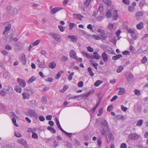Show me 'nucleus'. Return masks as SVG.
<instances>
[{
  "label": "nucleus",
  "mask_w": 148,
  "mask_h": 148,
  "mask_svg": "<svg viewBox=\"0 0 148 148\" xmlns=\"http://www.w3.org/2000/svg\"><path fill=\"white\" fill-rule=\"evenodd\" d=\"M28 103L30 105L33 107H35L37 105V102L34 100L29 101Z\"/></svg>",
  "instance_id": "obj_15"
},
{
  "label": "nucleus",
  "mask_w": 148,
  "mask_h": 148,
  "mask_svg": "<svg viewBox=\"0 0 148 148\" xmlns=\"http://www.w3.org/2000/svg\"><path fill=\"white\" fill-rule=\"evenodd\" d=\"M74 74V72H72L69 75L68 77V79L69 80L71 81L72 80Z\"/></svg>",
  "instance_id": "obj_40"
},
{
  "label": "nucleus",
  "mask_w": 148,
  "mask_h": 148,
  "mask_svg": "<svg viewBox=\"0 0 148 148\" xmlns=\"http://www.w3.org/2000/svg\"><path fill=\"white\" fill-rule=\"evenodd\" d=\"M131 133V131L129 130H125L124 132V134H125L128 135L129 136V135L131 134H130Z\"/></svg>",
  "instance_id": "obj_47"
},
{
  "label": "nucleus",
  "mask_w": 148,
  "mask_h": 148,
  "mask_svg": "<svg viewBox=\"0 0 148 148\" xmlns=\"http://www.w3.org/2000/svg\"><path fill=\"white\" fill-rule=\"evenodd\" d=\"M101 125L104 127H108V125L107 121L106 120H102L101 122Z\"/></svg>",
  "instance_id": "obj_21"
},
{
  "label": "nucleus",
  "mask_w": 148,
  "mask_h": 148,
  "mask_svg": "<svg viewBox=\"0 0 148 148\" xmlns=\"http://www.w3.org/2000/svg\"><path fill=\"white\" fill-rule=\"evenodd\" d=\"M92 36L96 40H99L100 39V37L98 36H96L95 34H93Z\"/></svg>",
  "instance_id": "obj_58"
},
{
  "label": "nucleus",
  "mask_w": 148,
  "mask_h": 148,
  "mask_svg": "<svg viewBox=\"0 0 148 148\" xmlns=\"http://www.w3.org/2000/svg\"><path fill=\"white\" fill-rule=\"evenodd\" d=\"M63 8L60 7H56L50 10V13L52 14H53Z\"/></svg>",
  "instance_id": "obj_10"
},
{
  "label": "nucleus",
  "mask_w": 148,
  "mask_h": 148,
  "mask_svg": "<svg viewBox=\"0 0 148 148\" xmlns=\"http://www.w3.org/2000/svg\"><path fill=\"white\" fill-rule=\"evenodd\" d=\"M103 82L102 81L98 80L94 83V85L95 86H98L100 84Z\"/></svg>",
  "instance_id": "obj_34"
},
{
  "label": "nucleus",
  "mask_w": 148,
  "mask_h": 148,
  "mask_svg": "<svg viewBox=\"0 0 148 148\" xmlns=\"http://www.w3.org/2000/svg\"><path fill=\"white\" fill-rule=\"evenodd\" d=\"M127 145L125 143H123L121 145L120 148H126Z\"/></svg>",
  "instance_id": "obj_64"
},
{
  "label": "nucleus",
  "mask_w": 148,
  "mask_h": 148,
  "mask_svg": "<svg viewBox=\"0 0 148 148\" xmlns=\"http://www.w3.org/2000/svg\"><path fill=\"white\" fill-rule=\"evenodd\" d=\"M147 60V58L145 56L143 57L142 59L141 60V62L142 63L144 64L145 63Z\"/></svg>",
  "instance_id": "obj_48"
},
{
  "label": "nucleus",
  "mask_w": 148,
  "mask_h": 148,
  "mask_svg": "<svg viewBox=\"0 0 148 148\" xmlns=\"http://www.w3.org/2000/svg\"><path fill=\"white\" fill-rule=\"evenodd\" d=\"M36 80V78L34 76H32L28 80L27 82L28 83L30 84Z\"/></svg>",
  "instance_id": "obj_30"
},
{
  "label": "nucleus",
  "mask_w": 148,
  "mask_h": 148,
  "mask_svg": "<svg viewBox=\"0 0 148 148\" xmlns=\"http://www.w3.org/2000/svg\"><path fill=\"white\" fill-rule=\"evenodd\" d=\"M81 53V54L85 57L89 59H90V58H91V56H90V55H89L88 53L84 51H82Z\"/></svg>",
  "instance_id": "obj_20"
},
{
  "label": "nucleus",
  "mask_w": 148,
  "mask_h": 148,
  "mask_svg": "<svg viewBox=\"0 0 148 148\" xmlns=\"http://www.w3.org/2000/svg\"><path fill=\"white\" fill-rule=\"evenodd\" d=\"M122 57V55L121 54H119L115 56H113L112 59L113 60H118Z\"/></svg>",
  "instance_id": "obj_27"
},
{
  "label": "nucleus",
  "mask_w": 148,
  "mask_h": 148,
  "mask_svg": "<svg viewBox=\"0 0 148 148\" xmlns=\"http://www.w3.org/2000/svg\"><path fill=\"white\" fill-rule=\"evenodd\" d=\"M14 135L16 136L18 138H20L22 136L21 134L19 132L15 133Z\"/></svg>",
  "instance_id": "obj_62"
},
{
  "label": "nucleus",
  "mask_w": 148,
  "mask_h": 148,
  "mask_svg": "<svg viewBox=\"0 0 148 148\" xmlns=\"http://www.w3.org/2000/svg\"><path fill=\"white\" fill-rule=\"evenodd\" d=\"M17 81L18 84L22 87H24L26 86V83L25 81L20 78L17 79Z\"/></svg>",
  "instance_id": "obj_8"
},
{
  "label": "nucleus",
  "mask_w": 148,
  "mask_h": 148,
  "mask_svg": "<svg viewBox=\"0 0 148 148\" xmlns=\"http://www.w3.org/2000/svg\"><path fill=\"white\" fill-rule=\"evenodd\" d=\"M56 66V64L54 62H52L50 63L49 64V67L51 69H53L55 68Z\"/></svg>",
  "instance_id": "obj_26"
},
{
  "label": "nucleus",
  "mask_w": 148,
  "mask_h": 148,
  "mask_svg": "<svg viewBox=\"0 0 148 148\" xmlns=\"http://www.w3.org/2000/svg\"><path fill=\"white\" fill-rule=\"evenodd\" d=\"M17 49L18 50H21L23 49L24 46L23 43L18 42L17 44Z\"/></svg>",
  "instance_id": "obj_18"
},
{
  "label": "nucleus",
  "mask_w": 148,
  "mask_h": 148,
  "mask_svg": "<svg viewBox=\"0 0 148 148\" xmlns=\"http://www.w3.org/2000/svg\"><path fill=\"white\" fill-rule=\"evenodd\" d=\"M39 118V120L41 121H43L45 120V118L44 116L42 115L40 116Z\"/></svg>",
  "instance_id": "obj_60"
},
{
  "label": "nucleus",
  "mask_w": 148,
  "mask_h": 148,
  "mask_svg": "<svg viewBox=\"0 0 148 148\" xmlns=\"http://www.w3.org/2000/svg\"><path fill=\"white\" fill-rule=\"evenodd\" d=\"M100 131L102 135L105 136L110 132L109 130L108 127L107 126L103 127L102 130H101Z\"/></svg>",
  "instance_id": "obj_5"
},
{
  "label": "nucleus",
  "mask_w": 148,
  "mask_h": 148,
  "mask_svg": "<svg viewBox=\"0 0 148 148\" xmlns=\"http://www.w3.org/2000/svg\"><path fill=\"white\" fill-rule=\"evenodd\" d=\"M107 141L108 143H110L111 140L114 139V137L112 134L110 132L106 136Z\"/></svg>",
  "instance_id": "obj_9"
},
{
  "label": "nucleus",
  "mask_w": 148,
  "mask_h": 148,
  "mask_svg": "<svg viewBox=\"0 0 148 148\" xmlns=\"http://www.w3.org/2000/svg\"><path fill=\"white\" fill-rule=\"evenodd\" d=\"M28 112L29 114L31 116L34 117L36 119L38 118V115L36 112L35 109H29L28 110Z\"/></svg>",
  "instance_id": "obj_2"
},
{
  "label": "nucleus",
  "mask_w": 148,
  "mask_h": 148,
  "mask_svg": "<svg viewBox=\"0 0 148 148\" xmlns=\"http://www.w3.org/2000/svg\"><path fill=\"white\" fill-rule=\"evenodd\" d=\"M146 45H142L140 47V49L141 50V52L145 51L147 50V49L146 48Z\"/></svg>",
  "instance_id": "obj_39"
},
{
  "label": "nucleus",
  "mask_w": 148,
  "mask_h": 148,
  "mask_svg": "<svg viewBox=\"0 0 148 148\" xmlns=\"http://www.w3.org/2000/svg\"><path fill=\"white\" fill-rule=\"evenodd\" d=\"M130 50L134 54L136 52V50L135 48L133 46H131L130 47Z\"/></svg>",
  "instance_id": "obj_41"
},
{
  "label": "nucleus",
  "mask_w": 148,
  "mask_h": 148,
  "mask_svg": "<svg viewBox=\"0 0 148 148\" xmlns=\"http://www.w3.org/2000/svg\"><path fill=\"white\" fill-rule=\"evenodd\" d=\"M88 51L90 52H92L93 51V49L90 46H88L87 47Z\"/></svg>",
  "instance_id": "obj_54"
},
{
  "label": "nucleus",
  "mask_w": 148,
  "mask_h": 148,
  "mask_svg": "<svg viewBox=\"0 0 148 148\" xmlns=\"http://www.w3.org/2000/svg\"><path fill=\"white\" fill-rule=\"evenodd\" d=\"M47 129V130L50 131L52 133H55L56 132V130L54 128L51 127L50 126H48Z\"/></svg>",
  "instance_id": "obj_25"
},
{
  "label": "nucleus",
  "mask_w": 148,
  "mask_h": 148,
  "mask_svg": "<svg viewBox=\"0 0 148 148\" xmlns=\"http://www.w3.org/2000/svg\"><path fill=\"white\" fill-rule=\"evenodd\" d=\"M12 121L13 124L16 127H18V125L16 123V120L14 118H13L12 119Z\"/></svg>",
  "instance_id": "obj_51"
},
{
  "label": "nucleus",
  "mask_w": 148,
  "mask_h": 148,
  "mask_svg": "<svg viewBox=\"0 0 148 148\" xmlns=\"http://www.w3.org/2000/svg\"><path fill=\"white\" fill-rule=\"evenodd\" d=\"M17 142L19 144L23 145L25 147H27V142L24 139L21 138L18 139L17 140Z\"/></svg>",
  "instance_id": "obj_11"
},
{
  "label": "nucleus",
  "mask_w": 148,
  "mask_h": 148,
  "mask_svg": "<svg viewBox=\"0 0 148 148\" xmlns=\"http://www.w3.org/2000/svg\"><path fill=\"white\" fill-rule=\"evenodd\" d=\"M25 90H26V92H23L22 94L23 99H29L30 96V92L31 93V94H32L34 93V91L29 88V89L27 90H26V88L25 89Z\"/></svg>",
  "instance_id": "obj_1"
},
{
  "label": "nucleus",
  "mask_w": 148,
  "mask_h": 148,
  "mask_svg": "<svg viewBox=\"0 0 148 148\" xmlns=\"http://www.w3.org/2000/svg\"><path fill=\"white\" fill-rule=\"evenodd\" d=\"M118 16V11L117 10H115L114 11L113 13V17H114V18H113V19L116 20Z\"/></svg>",
  "instance_id": "obj_19"
},
{
  "label": "nucleus",
  "mask_w": 148,
  "mask_h": 148,
  "mask_svg": "<svg viewBox=\"0 0 148 148\" xmlns=\"http://www.w3.org/2000/svg\"><path fill=\"white\" fill-rule=\"evenodd\" d=\"M93 55H90V56L91 57V58H90V59H95L98 60L101 58V56L97 52H94L93 53Z\"/></svg>",
  "instance_id": "obj_6"
},
{
  "label": "nucleus",
  "mask_w": 148,
  "mask_h": 148,
  "mask_svg": "<svg viewBox=\"0 0 148 148\" xmlns=\"http://www.w3.org/2000/svg\"><path fill=\"white\" fill-rule=\"evenodd\" d=\"M130 53V52L127 51H125L122 52L123 54L124 55H129Z\"/></svg>",
  "instance_id": "obj_53"
},
{
  "label": "nucleus",
  "mask_w": 148,
  "mask_h": 148,
  "mask_svg": "<svg viewBox=\"0 0 148 148\" xmlns=\"http://www.w3.org/2000/svg\"><path fill=\"white\" fill-rule=\"evenodd\" d=\"M40 40H37L36 41H34L33 43V45L34 46L37 45H38L40 42Z\"/></svg>",
  "instance_id": "obj_46"
},
{
  "label": "nucleus",
  "mask_w": 148,
  "mask_h": 148,
  "mask_svg": "<svg viewBox=\"0 0 148 148\" xmlns=\"http://www.w3.org/2000/svg\"><path fill=\"white\" fill-rule=\"evenodd\" d=\"M122 2L126 5H129L130 4V2L129 0H123Z\"/></svg>",
  "instance_id": "obj_50"
},
{
  "label": "nucleus",
  "mask_w": 148,
  "mask_h": 148,
  "mask_svg": "<svg viewBox=\"0 0 148 148\" xmlns=\"http://www.w3.org/2000/svg\"><path fill=\"white\" fill-rule=\"evenodd\" d=\"M112 15L111 12L110 10H108L106 13V16L108 18H110Z\"/></svg>",
  "instance_id": "obj_36"
},
{
  "label": "nucleus",
  "mask_w": 148,
  "mask_h": 148,
  "mask_svg": "<svg viewBox=\"0 0 148 148\" xmlns=\"http://www.w3.org/2000/svg\"><path fill=\"white\" fill-rule=\"evenodd\" d=\"M119 88L120 90L118 92L119 95H122L123 93L125 92V90L124 88Z\"/></svg>",
  "instance_id": "obj_22"
},
{
  "label": "nucleus",
  "mask_w": 148,
  "mask_h": 148,
  "mask_svg": "<svg viewBox=\"0 0 148 148\" xmlns=\"http://www.w3.org/2000/svg\"><path fill=\"white\" fill-rule=\"evenodd\" d=\"M75 25L74 23H70L69 24V29L70 30H72L74 26V25Z\"/></svg>",
  "instance_id": "obj_55"
},
{
  "label": "nucleus",
  "mask_w": 148,
  "mask_h": 148,
  "mask_svg": "<svg viewBox=\"0 0 148 148\" xmlns=\"http://www.w3.org/2000/svg\"><path fill=\"white\" fill-rule=\"evenodd\" d=\"M113 25L112 23H110L108 26V29L110 30H111L113 28Z\"/></svg>",
  "instance_id": "obj_59"
},
{
  "label": "nucleus",
  "mask_w": 148,
  "mask_h": 148,
  "mask_svg": "<svg viewBox=\"0 0 148 148\" xmlns=\"http://www.w3.org/2000/svg\"><path fill=\"white\" fill-rule=\"evenodd\" d=\"M69 97V99H76L77 98H78L79 97V96H73L72 95H70L68 96Z\"/></svg>",
  "instance_id": "obj_43"
},
{
  "label": "nucleus",
  "mask_w": 148,
  "mask_h": 148,
  "mask_svg": "<svg viewBox=\"0 0 148 148\" xmlns=\"http://www.w3.org/2000/svg\"><path fill=\"white\" fill-rule=\"evenodd\" d=\"M9 115L11 116L12 117H17V116H16L15 114L13 112H10L9 113Z\"/></svg>",
  "instance_id": "obj_61"
},
{
  "label": "nucleus",
  "mask_w": 148,
  "mask_h": 148,
  "mask_svg": "<svg viewBox=\"0 0 148 148\" xmlns=\"http://www.w3.org/2000/svg\"><path fill=\"white\" fill-rule=\"evenodd\" d=\"M91 0H86L85 3L84 5L86 7H88L89 5V2H90Z\"/></svg>",
  "instance_id": "obj_56"
},
{
  "label": "nucleus",
  "mask_w": 148,
  "mask_h": 148,
  "mask_svg": "<svg viewBox=\"0 0 148 148\" xmlns=\"http://www.w3.org/2000/svg\"><path fill=\"white\" fill-rule=\"evenodd\" d=\"M68 38L71 39V41L73 42H75L77 40V38L76 36H70L69 35Z\"/></svg>",
  "instance_id": "obj_17"
},
{
  "label": "nucleus",
  "mask_w": 148,
  "mask_h": 148,
  "mask_svg": "<svg viewBox=\"0 0 148 148\" xmlns=\"http://www.w3.org/2000/svg\"><path fill=\"white\" fill-rule=\"evenodd\" d=\"M104 18V17L102 16H100L96 18V20L97 21H99L102 20Z\"/></svg>",
  "instance_id": "obj_49"
},
{
  "label": "nucleus",
  "mask_w": 148,
  "mask_h": 148,
  "mask_svg": "<svg viewBox=\"0 0 148 148\" xmlns=\"http://www.w3.org/2000/svg\"><path fill=\"white\" fill-rule=\"evenodd\" d=\"M102 57L104 62H106L108 60V57L105 52H104L102 54Z\"/></svg>",
  "instance_id": "obj_13"
},
{
  "label": "nucleus",
  "mask_w": 148,
  "mask_h": 148,
  "mask_svg": "<svg viewBox=\"0 0 148 148\" xmlns=\"http://www.w3.org/2000/svg\"><path fill=\"white\" fill-rule=\"evenodd\" d=\"M20 62L23 64H25L26 63V60L25 58V56L23 54L21 55V59L20 60Z\"/></svg>",
  "instance_id": "obj_14"
},
{
  "label": "nucleus",
  "mask_w": 148,
  "mask_h": 148,
  "mask_svg": "<svg viewBox=\"0 0 148 148\" xmlns=\"http://www.w3.org/2000/svg\"><path fill=\"white\" fill-rule=\"evenodd\" d=\"M125 77L127 81L128 82H132L133 80L134 77L133 75L130 72H127Z\"/></svg>",
  "instance_id": "obj_3"
},
{
  "label": "nucleus",
  "mask_w": 148,
  "mask_h": 148,
  "mask_svg": "<svg viewBox=\"0 0 148 148\" xmlns=\"http://www.w3.org/2000/svg\"><path fill=\"white\" fill-rule=\"evenodd\" d=\"M11 27V24H9L8 25L6 26L5 27V31H8L10 29Z\"/></svg>",
  "instance_id": "obj_42"
},
{
  "label": "nucleus",
  "mask_w": 148,
  "mask_h": 148,
  "mask_svg": "<svg viewBox=\"0 0 148 148\" xmlns=\"http://www.w3.org/2000/svg\"><path fill=\"white\" fill-rule=\"evenodd\" d=\"M14 89L17 92L19 93L21 92V88L20 87L15 86L14 87Z\"/></svg>",
  "instance_id": "obj_37"
},
{
  "label": "nucleus",
  "mask_w": 148,
  "mask_h": 148,
  "mask_svg": "<svg viewBox=\"0 0 148 148\" xmlns=\"http://www.w3.org/2000/svg\"><path fill=\"white\" fill-rule=\"evenodd\" d=\"M32 137L34 139H38V136L37 134L34 132H32Z\"/></svg>",
  "instance_id": "obj_38"
},
{
  "label": "nucleus",
  "mask_w": 148,
  "mask_h": 148,
  "mask_svg": "<svg viewBox=\"0 0 148 148\" xmlns=\"http://www.w3.org/2000/svg\"><path fill=\"white\" fill-rule=\"evenodd\" d=\"M143 27V23L142 22H140L136 25L137 29L141 30Z\"/></svg>",
  "instance_id": "obj_23"
},
{
  "label": "nucleus",
  "mask_w": 148,
  "mask_h": 148,
  "mask_svg": "<svg viewBox=\"0 0 148 148\" xmlns=\"http://www.w3.org/2000/svg\"><path fill=\"white\" fill-rule=\"evenodd\" d=\"M41 102L43 104H46L47 101V97L46 96H43L41 98Z\"/></svg>",
  "instance_id": "obj_29"
},
{
  "label": "nucleus",
  "mask_w": 148,
  "mask_h": 148,
  "mask_svg": "<svg viewBox=\"0 0 148 148\" xmlns=\"http://www.w3.org/2000/svg\"><path fill=\"white\" fill-rule=\"evenodd\" d=\"M51 37L58 42L60 41V36L58 34L53 33H50L49 34Z\"/></svg>",
  "instance_id": "obj_4"
},
{
  "label": "nucleus",
  "mask_w": 148,
  "mask_h": 148,
  "mask_svg": "<svg viewBox=\"0 0 148 148\" xmlns=\"http://www.w3.org/2000/svg\"><path fill=\"white\" fill-rule=\"evenodd\" d=\"M92 93V92H87L85 94H82L80 95H79V97H81V99H83L86 98L87 97L90 95V93Z\"/></svg>",
  "instance_id": "obj_16"
},
{
  "label": "nucleus",
  "mask_w": 148,
  "mask_h": 148,
  "mask_svg": "<svg viewBox=\"0 0 148 148\" xmlns=\"http://www.w3.org/2000/svg\"><path fill=\"white\" fill-rule=\"evenodd\" d=\"M1 52L2 54L4 56H6L8 54V53L5 50H3L1 51Z\"/></svg>",
  "instance_id": "obj_57"
},
{
  "label": "nucleus",
  "mask_w": 148,
  "mask_h": 148,
  "mask_svg": "<svg viewBox=\"0 0 148 148\" xmlns=\"http://www.w3.org/2000/svg\"><path fill=\"white\" fill-rule=\"evenodd\" d=\"M70 57L75 60H77V56L75 51L73 50H71L69 52Z\"/></svg>",
  "instance_id": "obj_7"
},
{
  "label": "nucleus",
  "mask_w": 148,
  "mask_h": 148,
  "mask_svg": "<svg viewBox=\"0 0 148 148\" xmlns=\"http://www.w3.org/2000/svg\"><path fill=\"white\" fill-rule=\"evenodd\" d=\"M143 124L142 120H140L138 121L136 125L138 126H141Z\"/></svg>",
  "instance_id": "obj_52"
},
{
  "label": "nucleus",
  "mask_w": 148,
  "mask_h": 148,
  "mask_svg": "<svg viewBox=\"0 0 148 148\" xmlns=\"http://www.w3.org/2000/svg\"><path fill=\"white\" fill-rule=\"evenodd\" d=\"M68 58L66 56H63L61 58V61L63 62H65L67 60Z\"/></svg>",
  "instance_id": "obj_44"
},
{
  "label": "nucleus",
  "mask_w": 148,
  "mask_h": 148,
  "mask_svg": "<svg viewBox=\"0 0 148 148\" xmlns=\"http://www.w3.org/2000/svg\"><path fill=\"white\" fill-rule=\"evenodd\" d=\"M46 66V65L44 62H41L39 65V67L40 68H44Z\"/></svg>",
  "instance_id": "obj_35"
},
{
  "label": "nucleus",
  "mask_w": 148,
  "mask_h": 148,
  "mask_svg": "<svg viewBox=\"0 0 148 148\" xmlns=\"http://www.w3.org/2000/svg\"><path fill=\"white\" fill-rule=\"evenodd\" d=\"M123 69V66H118L117 70L116 72L119 73L121 72L122 70Z\"/></svg>",
  "instance_id": "obj_33"
},
{
  "label": "nucleus",
  "mask_w": 148,
  "mask_h": 148,
  "mask_svg": "<svg viewBox=\"0 0 148 148\" xmlns=\"http://www.w3.org/2000/svg\"><path fill=\"white\" fill-rule=\"evenodd\" d=\"M103 2L106 4L108 6H110L111 5V0H102Z\"/></svg>",
  "instance_id": "obj_28"
},
{
  "label": "nucleus",
  "mask_w": 148,
  "mask_h": 148,
  "mask_svg": "<svg viewBox=\"0 0 148 148\" xmlns=\"http://www.w3.org/2000/svg\"><path fill=\"white\" fill-rule=\"evenodd\" d=\"M138 137L139 136L138 135L134 134L129 135L128 136V138L129 139L133 140L137 139Z\"/></svg>",
  "instance_id": "obj_12"
},
{
  "label": "nucleus",
  "mask_w": 148,
  "mask_h": 148,
  "mask_svg": "<svg viewBox=\"0 0 148 148\" xmlns=\"http://www.w3.org/2000/svg\"><path fill=\"white\" fill-rule=\"evenodd\" d=\"M144 14V12L143 11H138L136 12V16L137 18V17L141 16H142Z\"/></svg>",
  "instance_id": "obj_31"
},
{
  "label": "nucleus",
  "mask_w": 148,
  "mask_h": 148,
  "mask_svg": "<svg viewBox=\"0 0 148 148\" xmlns=\"http://www.w3.org/2000/svg\"><path fill=\"white\" fill-rule=\"evenodd\" d=\"M79 33L81 35H85L86 34V32L82 30H80L79 31Z\"/></svg>",
  "instance_id": "obj_45"
},
{
  "label": "nucleus",
  "mask_w": 148,
  "mask_h": 148,
  "mask_svg": "<svg viewBox=\"0 0 148 148\" xmlns=\"http://www.w3.org/2000/svg\"><path fill=\"white\" fill-rule=\"evenodd\" d=\"M73 16L75 18L77 17L80 20H81L82 18H83V16L81 14H73Z\"/></svg>",
  "instance_id": "obj_24"
},
{
  "label": "nucleus",
  "mask_w": 148,
  "mask_h": 148,
  "mask_svg": "<svg viewBox=\"0 0 148 148\" xmlns=\"http://www.w3.org/2000/svg\"><path fill=\"white\" fill-rule=\"evenodd\" d=\"M83 83L82 81L79 82L78 83V86L79 87H81L83 86Z\"/></svg>",
  "instance_id": "obj_63"
},
{
  "label": "nucleus",
  "mask_w": 148,
  "mask_h": 148,
  "mask_svg": "<svg viewBox=\"0 0 148 148\" xmlns=\"http://www.w3.org/2000/svg\"><path fill=\"white\" fill-rule=\"evenodd\" d=\"M88 71L91 76H94V74L92 71V68L91 67H89L88 68Z\"/></svg>",
  "instance_id": "obj_32"
}]
</instances>
